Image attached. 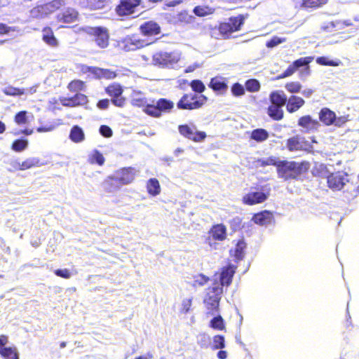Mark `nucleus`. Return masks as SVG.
<instances>
[{
    "instance_id": "nucleus-18",
    "label": "nucleus",
    "mask_w": 359,
    "mask_h": 359,
    "mask_svg": "<svg viewBox=\"0 0 359 359\" xmlns=\"http://www.w3.org/2000/svg\"><path fill=\"white\" fill-rule=\"evenodd\" d=\"M115 175L118 178L121 184L123 185L132 182L135 179V174L134 169L128 168L117 171Z\"/></svg>"
},
{
    "instance_id": "nucleus-2",
    "label": "nucleus",
    "mask_w": 359,
    "mask_h": 359,
    "mask_svg": "<svg viewBox=\"0 0 359 359\" xmlns=\"http://www.w3.org/2000/svg\"><path fill=\"white\" fill-rule=\"evenodd\" d=\"M309 169V164L307 162H294L282 161L278 164V177L284 180L297 179L299 175L306 172Z\"/></svg>"
},
{
    "instance_id": "nucleus-33",
    "label": "nucleus",
    "mask_w": 359,
    "mask_h": 359,
    "mask_svg": "<svg viewBox=\"0 0 359 359\" xmlns=\"http://www.w3.org/2000/svg\"><path fill=\"white\" fill-rule=\"evenodd\" d=\"M250 137L257 142H262L269 137L268 132L262 128L255 129L252 131Z\"/></svg>"
},
{
    "instance_id": "nucleus-14",
    "label": "nucleus",
    "mask_w": 359,
    "mask_h": 359,
    "mask_svg": "<svg viewBox=\"0 0 359 359\" xmlns=\"http://www.w3.org/2000/svg\"><path fill=\"white\" fill-rule=\"evenodd\" d=\"M8 342L6 336L0 337V354L4 359H19V355L15 347H5Z\"/></svg>"
},
{
    "instance_id": "nucleus-36",
    "label": "nucleus",
    "mask_w": 359,
    "mask_h": 359,
    "mask_svg": "<svg viewBox=\"0 0 359 359\" xmlns=\"http://www.w3.org/2000/svg\"><path fill=\"white\" fill-rule=\"evenodd\" d=\"M131 103L134 106L144 107L147 105V100L144 96L139 92H134L132 95Z\"/></svg>"
},
{
    "instance_id": "nucleus-10",
    "label": "nucleus",
    "mask_w": 359,
    "mask_h": 359,
    "mask_svg": "<svg viewBox=\"0 0 359 359\" xmlns=\"http://www.w3.org/2000/svg\"><path fill=\"white\" fill-rule=\"evenodd\" d=\"M348 182V175L346 172H337L327 177L328 187L333 190L341 189Z\"/></svg>"
},
{
    "instance_id": "nucleus-17",
    "label": "nucleus",
    "mask_w": 359,
    "mask_h": 359,
    "mask_svg": "<svg viewBox=\"0 0 359 359\" xmlns=\"http://www.w3.org/2000/svg\"><path fill=\"white\" fill-rule=\"evenodd\" d=\"M140 29L144 36H151L160 33L161 28L159 25L153 21H149L143 23Z\"/></svg>"
},
{
    "instance_id": "nucleus-39",
    "label": "nucleus",
    "mask_w": 359,
    "mask_h": 359,
    "mask_svg": "<svg viewBox=\"0 0 359 359\" xmlns=\"http://www.w3.org/2000/svg\"><path fill=\"white\" fill-rule=\"evenodd\" d=\"M327 0H303L302 6L306 8H316L322 6Z\"/></svg>"
},
{
    "instance_id": "nucleus-19",
    "label": "nucleus",
    "mask_w": 359,
    "mask_h": 359,
    "mask_svg": "<svg viewBox=\"0 0 359 359\" xmlns=\"http://www.w3.org/2000/svg\"><path fill=\"white\" fill-rule=\"evenodd\" d=\"M209 86L212 88L214 91L219 94H224L228 89L226 79L221 76L212 78L210 82Z\"/></svg>"
},
{
    "instance_id": "nucleus-28",
    "label": "nucleus",
    "mask_w": 359,
    "mask_h": 359,
    "mask_svg": "<svg viewBox=\"0 0 359 359\" xmlns=\"http://www.w3.org/2000/svg\"><path fill=\"white\" fill-rule=\"evenodd\" d=\"M319 118L326 126H330L335 120V113L327 108H323L319 114Z\"/></svg>"
},
{
    "instance_id": "nucleus-35",
    "label": "nucleus",
    "mask_w": 359,
    "mask_h": 359,
    "mask_svg": "<svg viewBox=\"0 0 359 359\" xmlns=\"http://www.w3.org/2000/svg\"><path fill=\"white\" fill-rule=\"evenodd\" d=\"M2 92L9 96H22L25 95V88H15L12 86H8L2 89Z\"/></svg>"
},
{
    "instance_id": "nucleus-43",
    "label": "nucleus",
    "mask_w": 359,
    "mask_h": 359,
    "mask_svg": "<svg viewBox=\"0 0 359 359\" xmlns=\"http://www.w3.org/2000/svg\"><path fill=\"white\" fill-rule=\"evenodd\" d=\"M302 87L301 83L298 81L288 82L285 86L287 91L290 93H297L301 92Z\"/></svg>"
},
{
    "instance_id": "nucleus-42",
    "label": "nucleus",
    "mask_w": 359,
    "mask_h": 359,
    "mask_svg": "<svg viewBox=\"0 0 359 359\" xmlns=\"http://www.w3.org/2000/svg\"><path fill=\"white\" fill-rule=\"evenodd\" d=\"M245 247H246L245 243L243 240H241L237 243L236 248L233 250V252H234L233 255L235 256V257L237 259H241L243 257L244 250H245Z\"/></svg>"
},
{
    "instance_id": "nucleus-37",
    "label": "nucleus",
    "mask_w": 359,
    "mask_h": 359,
    "mask_svg": "<svg viewBox=\"0 0 359 359\" xmlns=\"http://www.w3.org/2000/svg\"><path fill=\"white\" fill-rule=\"evenodd\" d=\"M43 163H40V161L37 158H30L26 159L20 165L21 170H26L32 167H39L43 165Z\"/></svg>"
},
{
    "instance_id": "nucleus-44",
    "label": "nucleus",
    "mask_w": 359,
    "mask_h": 359,
    "mask_svg": "<svg viewBox=\"0 0 359 359\" xmlns=\"http://www.w3.org/2000/svg\"><path fill=\"white\" fill-rule=\"evenodd\" d=\"M16 124L19 126L25 125L28 123L27 111H21L16 114L14 118Z\"/></svg>"
},
{
    "instance_id": "nucleus-57",
    "label": "nucleus",
    "mask_w": 359,
    "mask_h": 359,
    "mask_svg": "<svg viewBox=\"0 0 359 359\" xmlns=\"http://www.w3.org/2000/svg\"><path fill=\"white\" fill-rule=\"evenodd\" d=\"M311 62V59L309 57H302L293 62V66L295 67L296 70L303 66H306Z\"/></svg>"
},
{
    "instance_id": "nucleus-38",
    "label": "nucleus",
    "mask_w": 359,
    "mask_h": 359,
    "mask_svg": "<svg viewBox=\"0 0 359 359\" xmlns=\"http://www.w3.org/2000/svg\"><path fill=\"white\" fill-rule=\"evenodd\" d=\"M104 158L103 155L97 150L93 151L88 158L89 163L93 164L97 163L99 165H102L104 163Z\"/></svg>"
},
{
    "instance_id": "nucleus-11",
    "label": "nucleus",
    "mask_w": 359,
    "mask_h": 359,
    "mask_svg": "<svg viewBox=\"0 0 359 359\" xmlns=\"http://www.w3.org/2000/svg\"><path fill=\"white\" fill-rule=\"evenodd\" d=\"M146 41L140 39L137 36H128L121 42V48L126 51H133L148 45Z\"/></svg>"
},
{
    "instance_id": "nucleus-62",
    "label": "nucleus",
    "mask_w": 359,
    "mask_h": 359,
    "mask_svg": "<svg viewBox=\"0 0 359 359\" xmlns=\"http://www.w3.org/2000/svg\"><path fill=\"white\" fill-rule=\"evenodd\" d=\"M56 127H57V125L50 124L48 126L39 127V128H37L36 131L39 133L50 132V131H53V130H55L56 128Z\"/></svg>"
},
{
    "instance_id": "nucleus-13",
    "label": "nucleus",
    "mask_w": 359,
    "mask_h": 359,
    "mask_svg": "<svg viewBox=\"0 0 359 359\" xmlns=\"http://www.w3.org/2000/svg\"><path fill=\"white\" fill-rule=\"evenodd\" d=\"M268 197L269 193H264L262 191H250L243 196L242 201L245 205H254L264 202Z\"/></svg>"
},
{
    "instance_id": "nucleus-54",
    "label": "nucleus",
    "mask_w": 359,
    "mask_h": 359,
    "mask_svg": "<svg viewBox=\"0 0 359 359\" xmlns=\"http://www.w3.org/2000/svg\"><path fill=\"white\" fill-rule=\"evenodd\" d=\"M190 86L192 90L197 93H202L205 90V86L200 80L192 81Z\"/></svg>"
},
{
    "instance_id": "nucleus-15",
    "label": "nucleus",
    "mask_w": 359,
    "mask_h": 359,
    "mask_svg": "<svg viewBox=\"0 0 359 359\" xmlns=\"http://www.w3.org/2000/svg\"><path fill=\"white\" fill-rule=\"evenodd\" d=\"M61 104L65 107H77L83 105L88 102L87 97L81 93H77L74 97L67 98L63 97L60 100Z\"/></svg>"
},
{
    "instance_id": "nucleus-60",
    "label": "nucleus",
    "mask_w": 359,
    "mask_h": 359,
    "mask_svg": "<svg viewBox=\"0 0 359 359\" xmlns=\"http://www.w3.org/2000/svg\"><path fill=\"white\" fill-rule=\"evenodd\" d=\"M55 273L56 276L64 278H69L71 277V273H70L69 271L67 269H57L55 271Z\"/></svg>"
},
{
    "instance_id": "nucleus-55",
    "label": "nucleus",
    "mask_w": 359,
    "mask_h": 359,
    "mask_svg": "<svg viewBox=\"0 0 359 359\" xmlns=\"http://www.w3.org/2000/svg\"><path fill=\"white\" fill-rule=\"evenodd\" d=\"M231 93L234 96H241L244 95L245 89L241 84L236 83L231 87Z\"/></svg>"
},
{
    "instance_id": "nucleus-6",
    "label": "nucleus",
    "mask_w": 359,
    "mask_h": 359,
    "mask_svg": "<svg viewBox=\"0 0 359 359\" xmlns=\"http://www.w3.org/2000/svg\"><path fill=\"white\" fill-rule=\"evenodd\" d=\"M64 4L62 0H54L45 4L39 5L31 10V15L34 18H44L59 9Z\"/></svg>"
},
{
    "instance_id": "nucleus-40",
    "label": "nucleus",
    "mask_w": 359,
    "mask_h": 359,
    "mask_svg": "<svg viewBox=\"0 0 359 359\" xmlns=\"http://www.w3.org/2000/svg\"><path fill=\"white\" fill-rule=\"evenodd\" d=\"M316 62L321 65L337 67L341 62L339 59L330 60L327 57H319L316 59Z\"/></svg>"
},
{
    "instance_id": "nucleus-22",
    "label": "nucleus",
    "mask_w": 359,
    "mask_h": 359,
    "mask_svg": "<svg viewBox=\"0 0 359 359\" xmlns=\"http://www.w3.org/2000/svg\"><path fill=\"white\" fill-rule=\"evenodd\" d=\"M82 71L84 72H91L98 77H104L107 79H112L116 76V74L108 69H100L97 67H90L84 66L82 67Z\"/></svg>"
},
{
    "instance_id": "nucleus-5",
    "label": "nucleus",
    "mask_w": 359,
    "mask_h": 359,
    "mask_svg": "<svg viewBox=\"0 0 359 359\" xmlns=\"http://www.w3.org/2000/svg\"><path fill=\"white\" fill-rule=\"evenodd\" d=\"M206 102V97L202 95L186 94L177 103V107L181 109H196L201 107Z\"/></svg>"
},
{
    "instance_id": "nucleus-21",
    "label": "nucleus",
    "mask_w": 359,
    "mask_h": 359,
    "mask_svg": "<svg viewBox=\"0 0 359 359\" xmlns=\"http://www.w3.org/2000/svg\"><path fill=\"white\" fill-rule=\"evenodd\" d=\"M42 40L50 47L55 48L57 47L59 45L58 40L55 36L53 29L49 27L43 29Z\"/></svg>"
},
{
    "instance_id": "nucleus-52",
    "label": "nucleus",
    "mask_w": 359,
    "mask_h": 359,
    "mask_svg": "<svg viewBox=\"0 0 359 359\" xmlns=\"http://www.w3.org/2000/svg\"><path fill=\"white\" fill-rule=\"evenodd\" d=\"M192 304V298L187 297L182 301L180 311L184 313H187L190 311Z\"/></svg>"
},
{
    "instance_id": "nucleus-20",
    "label": "nucleus",
    "mask_w": 359,
    "mask_h": 359,
    "mask_svg": "<svg viewBox=\"0 0 359 359\" xmlns=\"http://www.w3.org/2000/svg\"><path fill=\"white\" fill-rule=\"evenodd\" d=\"M122 184L118 177L114 176L108 177L103 182L102 187L104 191L109 193H113L118 191Z\"/></svg>"
},
{
    "instance_id": "nucleus-51",
    "label": "nucleus",
    "mask_w": 359,
    "mask_h": 359,
    "mask_svg": "<svg viewBox=\"0 0 359 359\" xmlns=\"http://www.w3.org/2000/svg\"><path fill=\"white\" fill-rule=\"evenodd\" d=\"M144 111L152 116L154 117H159L161 116V113L160 111L159 108L158 107L157 104L156 106L154 105H147Z\"/></svg>"
},
{
    "instance_id": "nucleus-63",
    "label": "nucleus",
    "mask_w": 359,
    "mask_h": 359,
    "mask_svg": "<svg viewBox=\"0 0 359 359\" xmlns=\"http://www.w3.org/2000/svg\"><path fill=\"white\" fill-rule=\"evenodd\" d=\"M125 99L121 95L114 97L112 99L113 104L119 107H121L125 104Z\"/></svg>"
},
{
    "instance_id": "nucleus-24",
    "label": "nucleus",
    "mask_w": 359,
    "mask_h": 359,
    "mask_svg": "<svg viewBox=\"0 0 359 359\" xmlns=\"http://www.w3.org/2000/svg\"><path fill=\"white\" fill-rule=\"evenodd\" d=\"M78 12L74 8H67L62 13L58 14L57 19L64 23L75 22L78 18Z\"/></svg>"
},
{
    "instance_id": "nucleus-53",
    "label": "nucleus",
    "mask_w": 359,
    "mask_h": 359,
    "mask_svg": "<svg viewBox=\"0 0 359 359\" xmlns=\"http://www.w3.org/2000/svg\"><path fill=\"white\" fill-rule=\"evenodd\" d=\"M224 347V338L221 335H216L213 337V348L221 349Z\"/></svg>"
},
{
    "instance_id": "nucleus-45",
    "label": "nucleus",
    "mask_w": 359,
    "mask_h": 359,
    "mask_svg": "<svg viewBox=\"0 0 359 359\" xmlns=\"http://www.w3.org/2000/svg\"><path fill=\"white\" fill-rule=\"evenodd\" d=\"M106 92L111 96V97H116L117 95H121L123 93V90L120 85L118 84H113L111 86H109L106 88Z\"/></svg>"
},
{
    "instance_id": "nucleus-7",
    "label": "nucleus",
    "mask_w": 359,
    "mask_h": 359,
    "mask_svg": "<svg viewBox=\"0 0 359 359\" xmlns=\"http://www.w3.org/2000/svg\"><path fill=\"white\" fill-rule=\"evenodd\" d=\"M243 22L244 17L243 15L230 18L228 22L219 25V32L223 36H228L229 34L239 30Z\"/></svg>"
},
{
    "instance_id": "nucleus-3",
    "label": "nucleus",
    "mask_w": 359,
    "mask_h": 359,
    "mask_svg": "<svg viewBox=\"0 0 359 359\" xmlns=\"http://www.w3.org/2000/svg\"><path fill=\"white\" fill-rule=\"evenodd\" d=\"M181 59V53L177 50L167 52L160 50L155 53L152 57L154 65L161 67L174 68Z\"/></svg>"
},
{
    "instance_id": "nucleus-9",
    "label": "nucleus",
    "mask_w": 359,
    "mask_h": 359,
    "mask_svg": "<svg viewBox=\"0 0 359 359\" xmlns=\"http://www.w3.org/2000/svg\"><path fill=\"white\" fill-rule=\"evenodd\" d=\"M141 0H121L116 11L118 15L124 16L138 11Z\"/></svg>"
},
{
    "instance_id": "nucleus-64",
    "label": "nucleus",
    "mask_w": 359,
    "mask_h": 359,
    "mask_svg": "<svg viewBox=\"0 0 359 359\" xmlns=\"http://www.w3.org/2000/svg\"><path fill=\"white\" fill-rule=\"evenodd\" d=\"M15 32L14 28L6 27L5 25L0 23V35L4 34H10L11 32Z\"/></svg>"
},
{
    "instance_id": "nucleus-41",
    "label": "nucleus",
    "mask_w": 359,
    "mask_h": 359,
    "mask_svg": "<svg viewBox=\"0 0 359 359\" xmlns=\"http://www.w3.org/2000/svg\"><path fill=\"white\" fill-rule=\"evenodd\" d=\"M156 104L159 108L161 113L169 111L174 106L172 102L166 99H160L157 101Z\"/></svg>"
},
{
    "instance_id": "nucleus-59",
    "label": "nucleus",
    "mask_w": 359,
    "mask_h": 359,
    "mask_svg": "<svg viewBox=\"0 0 359 359\" xmlns=\"http://www.w3.org/2000/svg\"><path fill=\"white\" fill-rule=\"evenodd\" d=\"M100 133L105 137H110L113 134L111 129L109 126L104 125L100 126Z\"/></svg>"
},
{
    "instance_id": "nucleus-46",
    "label": "nucleus",
    "mask_w": 359,
    "mask_h": 359,
    "mask_svg": "<svg viewBox=\"0 0 359 359\" xmlns=\"http://www.w3.org/2000/svg\"><path fill=\"white\" fill-rule=\"evenodd\" d=\"M28 145V141L26 140H17L12 144V149L20 152L25 150Z\"/></svg>"
},
{
    "instance_id": "nucleus-12",
    "label": "nucleus",
    "mask_w": 359,
    "mask_h": 359,
    "mask_svg": "<svg viewBox=\"0 0 359 359\" xmlns=\"http://www.w3.org/2000/svg\"><path fill=\"white\" fill-rule=\"evenodd\" d=\"M226 227L222 224H218L213 225L209 230L208 234L209 238L207 239V242L210 247H212L215 243L211 242L212 240L223 241L226 238Z\"/></svg>"
},
{
    "instance_id": "nucleus-47",
    "label": "nucleus",
    "mask_w": 359,
    "mask_h": 359,
    "mask_svg": "<svg viewBox=\"0 0 359 359\" xmlns=\"http://www.w3.org/2000/svg\"><path fill=\"white\" fill-rule=\"evenodd\" d=\"M104 0H90L87 3L81 2V4L83 7H88L90 9H99L102 8L103 2Z\"/></svg>"
},
{
    "instance_id": "nucleus-32",
    "label": "nucleus",
    "mask_w": 359,
    "mask_h": 359,
    "mask_svg": "<svg viewBox=\"0 0 359 359\" xmlns=\"http://www.w3.org/2000/svg\"><path fill=\"white\" fill-rule=\"evenodd\" d=\"M209 326L213 330L219 331L224 330L226 328L224 320L220 315L212 318L210 321Z\"/></svg>"
},
{
    "instance_id": "nucleus-27",
    "label": "nucleus",
    "mask_w": 359,
    "mask_h": 359,
    "mask_svg": "<svg viewBox=\"0 0 359 359\" xmlns=\"http://www.w3.org/2000/svg\"><path fill=\"white\" fill-rule=\"evenodd\" d=\"M269 99L272 104L283 107L287 102V97L283 91L276 90L269 95Z\"/></svg>"
},
{
    "instance_id": "nucleus-16",
    "label": "nucleus",
    "mask_w": 359,
    "mask_h": 359,
    "mask_svg": "<svg viewBox=\"0 0 359 359\" xmlns=\"http://www.w3.org/2000/svg\"><path fill=\"white\" fill-rule=\"evenodd\" d=\"M298 125L306 132L316 130L320 126L319 122L317 120L313 119L310 116L301 117L298 121Z\"/></svg>"
},
{
    "instance_id": "nucleus-8",
    "label": "nucleus",
    "mask_w": 359,
    "mask_h": 359,
    "mask_svg": "<svg viewBox=\"0 0 359 359\" xmlns=\"http://www.w3.org/2000/svg\"><path fill=\"white\" fill-rule=\"evenodd\" d=\"M179 132L184 137L195 142H203L205 137V132L198 131L194 125H182L179 126Z\"/></svg>"
},
{
    "instance_id": "nucleus-56",
    "label": "nucleus",
    "mask_w": 359,
    "mask_h": 359,
    "mask_svg": "<svg viewBox=\"0 0 359 359\" xmlns=\"http://www.w3.org/2000/svg\"><path fill=\"white\" fill-rule=\"evenodd\" d=\"M286 41L285 38H280L278 36H273L271 40L267 41L266 46L268 48H273Z\"/></svg>"
},
{
    "instance_id": "nucleus-23",
    "label": "nucleus",
    "mask_w": 359,
    "mask_h": 359,
    "mask_svg": "<svg viewBox=\"0 0 359 359\" xmlns=\"http://www.w3.org/2000/svg\"><path fill=\"white\" fill-rule=\"evenodd\" d=\"M304 103L305 102L302 97L292 95L287 100L286 105L287 111L290 113H294L299 110Z\"/></svg>"
},
{
    "instance_id": "nucleus-50",
    "label": "nucleus",
    "mask_w": 359,
    "mask_h": 359,
    "mask_svg": "<svg viewBox=\"0 0 359 359\" xmlns=\"http://www.w3.org/2000/svg\"><path fill=\"white\" fill-rule=\"evenodd\" d=\"M281 161H282L279 160L278 158L276 157H269L259 161L262 165H276L277 168H278V164H280Z\"/></svg>"
},
{
    "instance_id": "nucleus-34",
    "label": "nucleus",
    "mask_w": 359,
    "mask_h": 359,
    "mask_svg": "<svg viewBox=\"0 0 359 359\" xmlns=\"http://www.w3.org/2000/svg\"><path fill=\"white\" fill-rule=\"evenodd\" d=\"M215 8L208 6H198L194 9V13L196 15L199 17H205L211 15L214 13Z\"/></svg>"
},
{
    "instance_id": "nucleus-48",
    "label": "nucleus",
    "mask_w": 359,
    "mask_h": 359,
    "mask_svg": "<svg viewBox=\"0 0 359 359\" xmlns=\"http://www.w3.org/2000/svg\"><path fill=\"white\" fill-rule=\"evenodd\" d=\"M85 88V83L80 80L72 81L68 85V88L70 91L76 92L83 90Z\"/></svg>"
},
{
    "instance_id": "nucleus-30",
    "label": "nucleus",
    "mask_w": 359,
    "mask_h": 359,
    "mask_svg": "<svg viewBox=\"0 0 359 359\" xmlns=\"http://www.w3.org/2000/svg\"><path fill=\"white\" fill-rule=\"evenodd\" d=\"M287 147L290 151H297L304 149V142L299 137H293L287 140Z\"/></svg>"
},
{
    "instance_id": "nucleus-29",
    "label": "nucleus",
    "mask_w": 359,
    "mask_h": 359,
    "mask_svg": "<svg viewBox=\"0 0 359 359\" xmlns=\"http://www.w3.org/2000/svg\"><path fill=\"white\" fill-rule=\"evenodd\" d=\"M69 139L74 143H80L85 139V134L81 128L74 126L70 130Z\"/></svg>"
},
{
    "instance_id": "nucleus-31",
    "label": "nucleus",
    "mask_w": 359,
    "mask_h": 359,
    "mask_svg": "<svg viewBox=\"0 0 359 359\" xmlns=\"http://www.w3.org/2000/svg\"><path fill=\"white\" fill-rule=\"evenodd\" d=\"M282 107L271 104L268 107V115L276 121H280L283 118V110Z\"/></svg>"
},
{
    "instance_id": "nucleus-26",
    "label": "nucleus",
    "mask_w": 359,
    "mask_h": 359,
    "mask_svg": "<svg viewBox=\"0 0 359 359\" xmlns=\"http://www.w3.org/2000/svg\"><path fill=\"white\" fill-rule=\"evenodd\" d=\"M272 219V214L270 212L266 210L255 214L252 217V220L255 224L262 226L270 224Z\"/></svg>"
},
{
    "instance_id": "nucleus-61",
    "label": "nucleus",
    "mask_w": 359,
    "mask_h": 359,
    "mask_svg": "<svg viewBox=\"0 0 359 359\" xmlns=\"http://www.w3.org/2000/svg\"><path fill=\"white\" fill-rule=\"evenodd\" d=\"M348 121V116H342L339 117L335 116V120L332 124H334L336 126L340 127L343 126L344 123H346Z\"/></svg>"
},
{
    "instance_id": "nucleus-25",
    "label": "nucleus",
    "mask_w": 359,
    "mask_h": 359,
    "mask_svg": "<svg viewBox=\"0 0 359 359\" xmlns=\"http://www.w3.org/2000/svg\"><path fill=\"white\" fill-rule=\"evenodd\" d=\"M146 189L149 195L155 197L161 192V187L158 180L156 178H150L146 182Z\"/></svg>"
},
{
    "instance_id": "nucleus-58",
    "label": "nucleus",
    "mask_w": 359,
    "mask_h": 359,
    "mask_svg": "<svg viewBox=\"0 0 359 359\" xmlns=\"http://www.w3.org/2000/svg\"><path fill=\"white\" fill-rule=\"evenodd\" d=\"M295 71H296L295 67L293 66V65H291L290 66H289L287 67V69L282 74L279 75L277 77V79H284V78L288 77V76L292 75Z\"/></svg>"
},
{
    "instance_id": "nucleus-1",
    "label": "nucleus",
    "mask_w": 359,
    "mask_h": 359,
    "mask_svg": "<svg viewBox=\"0 0 359 359\" xmlns=\"http://www.w3.org/2000/svg\"><path fill=\"white\" fill-rule=\"evenodd\" d=\"M235 269L234 266L229 265L223 267L220 273L214 275L212 285L207 289L203 298V304L208 314L215 315L219 311L223 287L231 284Z\"/></svg>"
},
{
    "instance_id": "nucleus-49",
    "label": "nucleus",
    "mask_w": 359,
    "mask_h": 359,
    "mask_svg": "<svg viewBox=\"0 0 359 359\" xmlns=\"http://www.w3.org/2000/svg\"><path fill=\"white\" fill-rule=\"evenodd\" d=\"M245 87L247 90L250 92H257L260 88V84L256 79H250L246 81Z\"/></svg>"
},
{
    "instance_id": "nucleus-4",
    "label": "nucleus",
    "mask_w": 359,
    "mask_h": 359,
    "mask_svg": "<svg viewBox=\"0 0 359 359\" xmlns=\"http://www.w3.org/2000/svg\"><path fill=\"white\" fill-rule=\"evenodd\" d=\"M83 31L93 38L96 45L100 48H105L109 45V34L104 27H86Z\"/></svg>"
}]
</instances>
